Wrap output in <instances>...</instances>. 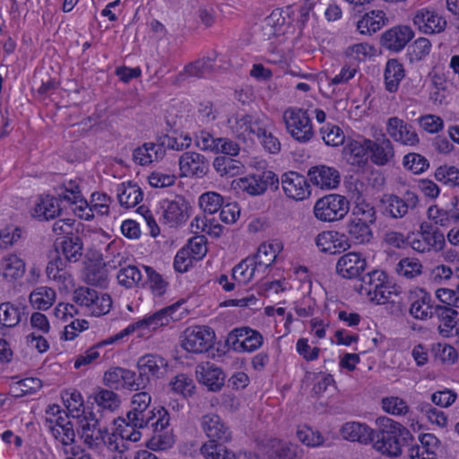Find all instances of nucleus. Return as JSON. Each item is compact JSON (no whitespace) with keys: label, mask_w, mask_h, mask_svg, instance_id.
<instances>
[{"label":"nucleus","mask_w":459,"mask_h":459,"mask_svg":"<svg viewBox=\"0 0 459 459\" xmlns=\"http://www.w3.org/2000/svg\"><path fill=\"white\" fill-rule=\"evenodd\" d=\"M366 147L368 149L371 162L377 166H385L394 158V145L383 133L375 135L374 140L367 139Z\"/></svg>","instance_id":"11"},{"label":"nucleus","mask_w":459,"mask_h":459,"mask_svg":"<svg viewBox=\"0 0 459 459\" xmlns=\"http://www.w3.org/2000/svg\"><path fill=\"white\" fill-rule=\"evenodd\" d=\"M262 334L249 327L233 329L227 337V344L238 352H253L263 344Z\"/></svg>","instance_id":"8"},{"label":"nucleus","mask_w":459,"mask_h":459,"mask_svg":"<svg viewBox=\"0 0 459 459\" xmlns=\"http://www.w3.org/2000/svg\"><path fill=\"white\" fill-rule=\"evenodd\" d=\"M431 237H427L420 233H411L407 236V242L411 248L419 253L429 252L430 250L440 251L445 243L435 245Z\"/></svg>","instance_id":"44"},{"label":"nucleus","mask_w":459,"mask_h":459,"mask_svg":"<svg viewBox=\"0 0 459 459\" xmlns=\"http://www.w3.org/2000/svg\"><path fill=\"white\" fill-rule=\"evenodd\" d=\"M61 209L54 196L40 197L32 210V216L39 221H48L60 215Z\"/></svg>","instance_id":"28"},{"label":"nucleus","mask_w":459,"mask_h":459,"mask_svg":"<svg viewBox=\"0 0 459 459\" xmlns=\"http://www.w3.org/2000/svg\"><path fill=\"white\" fill-rule=\"evenodd\" d=\"M367 267V261L360 253L349 252L342 255L335 266L336 273L348 280L361 276Z\"/></svg>","instance_id":"13"},{"label":"nucleus","mask_w":459,"mask_h":459,"mask_svg":"<svg viewBox=\"0 0 459 459\" xmlns=\"http://www.w3.org/2000/svg\"><path fill=\"white\" fill-rule=\"evenodd\" d=\"M336 238H339L338 231H323L316 236V245L324 253L336 254V249H333Z\"/></svg>","instance_id":"61"},{"label":"nucleus","mask_w":459,"mask_h":459,"mask_svg":"<svg viewBox=\"0 0 459 459\" xmlns=\"http://www.w3.org/2000/svg\"><path fill=\"white\" fill-rule=\"evenodd\" d=\"M359 291L377 304H385L393 294H396L394 286L391 285L388 276L381 270H374L363 275Z\"/></svg>","instance_id":"2"},{"label":"nucleus","mask_w":459,"mask_h":459,"mask_svg":"<svg viewBox=\"0 0 459 459\" xmlns=\"http://www.w3.org/2000/svg\"><path fill=\"white\" fill-rule=\"evenodd\" d=\"M56 291L47 286H39L30 294V302L32 307L39 310H47L56 300Z\"/></svg>","instance_id":"37"},{"label":"nucleus","mask_w":459,"mask_h":459,"mask_svg":"<svg viewBox=\"0 0 459 459\" xmlns=\"http://www.w3.org/2000/svg\"><path fill=\"white\" fill-rule=\"evenodd\" d=\"M287 132L299 143L309 142L315 133L307 110L296 107L288 108L282 115Z\"/></svg>","instance_id":"3"},{"label":"nucleus","mask_w":459,"mask_h":459,"mask_svg":"<svg viewBox=\"0 0 459 459\" xmlns=\"http://www.w3.org/2000/svg\"><path fill=\"white\" fill-rule=\"evenodd\" d=\"M296 436L301 443L307 446H318L324 442L321 433L307 425L299 427Z\"/></svg>","instance_id":"54"},{"label":"nucleus","mask_w":459,"mask_h":459,"mask_svg":"<svg viewBox=\"0 0 459 459\" xmlns=\"http://www.w3.org/2000/svg\"><path fill=\"white\" fill-rule=\"evenodd\" d=\"M77 432L83 444L91 450L101 452L103 433H106V427H101L99 420L88 422L86 420H79Z\"/></svg>","instance_id":"17"},{"label":"nucleus","mask_w":459,"mask_h":459,"mask_svg":"<svg viewBox=\"0 0 459 459\" xmlns=\"http://www.w3.org/2000/svg\"><path fill=\"white\" fill-rule=\"evenodd\" d=\"M420 446H412L410 450L411 459H437L436 450L439 446V440L430 433L420 437Z\"/></svg>","instance_id":"26"},{"label":"nucleus","mask_w":459,"mask_h":459,"mask_svg":"<svg viewBox=\"0 0 459 459\" xmlns=\"http://www.w3.org/2000/svg\"><path fill=\"white\" fill-rule=\"evenodd\" d=\"M385 13L381 10H372L366 13L357 22V28L361 34H372L379 30L386 22Z\"/></svg>","instance_id":"29"},{"label":"nucleus","mask_w":459,"mask_h":459,"mask_svg":"<svg viewBox=\"0 0 459 459\" xmlns=\"http://www.w3.org/2000/svg\"><path fill=\"white\" fill-rule=\"evenodd\" d=\"M209 160L201 153L186 152L179 158L182 177L204 178L209 172Z\"/></svg>","instance_id":"12"},{"label":"nucleus","mask_w":459,"mask_h":459,"mask_svg":"<svg viewBox=\"0 0 459 459\" xmlns=\"http://www.w3.org/2000/svg\"><path fill=\"white\" fill-rule=\"evenodd\" d=\"M435 178L451 187L459 186V169L455 166H439L435 171Z\"/></svg>","instance_id":"50"},{"label":"nucleus","mask_w":459,"mask_h":459,"mask_svg":"<svg viewBox=\"0 0 459 459\" xmlns=\"http://www.w3.org/2000/svg\"><path fill=\"white\" fill-rule=\"evenodd\" d=\"M386 133L394 141L403 145L414 146L420 141L413 127L397 117L387 119Z\"/></svg>","instance_id":"19"},{"label":"nucleus","mask_w":459,"mask_h":459,"mask_svg":"<svg viewBox=\"0 0 459 459\" xmlns=\"http://www.w3.org/2000/svg\"><path fill=\"white\" fill-rule=\"evenodd\" d=\"M56 253L58 255L61 250L65 261L70 263L77 262L82 255L83 243L78 235L64 236L55 242Z\"/></svg>","instance_id":"23"},{"label":"nucleus","mask_w":459,"mask_h":459,"mask_svg":"<svg viewBox=\"0 0 459 459\" xmlns=\"http://www.w3.org/2000/svg\"><path fill=\"white\" fill-rule=\"evenodd\" d=\"M369 224L350 219L347 223L349 239L354 244L369 243L373 238V232Z\"/></svg>","instance_id":"36"},{"label":"nucleus","mask_w":459,"mask_h":459,"mask_svg":"<svg viewBox=\"0 0 459 459\" xmlns=\"http://www.w3.org/2000/svg\"><path fill=\"white\" fill-rule=\"evenodd\" d=\"M405 76V71L401 63L396 59H391L386 63L385 69V85L389 92H396L401 81Z\"/></svg>","instance_id":"33"},{"label":"nucleus","mask_w":459,"mask_h":459,"mask_svg":"<svg viewBox=\"0 0 459 459\" xmlns=\"http://www.w3.org/2000/svg\"><path fill=\"white\" fill-rule=\"evenodd\" d=\"M169 426V412L164 408L159 409L158 419L154 422H152L153 433L146 443L148 448L154 451H163L172 447L175 439L172 430Z\"/></svg>","instance_id":"6"},{"label":"nucleus","mask_w":459,"mask_h":459,"mask_svg":"<svg viewBox=\"0 0 459 459\" xmlns=\"http://www.w3.org/2000/svg\"><path fill=\"white\" fill-rule=\"evenodd\" d=\"M320 134L325 144L329 146H339L344 143V134L342 130L335 125L327 124L324 126L320 129Z\"/></svg>","instance_id":"52"},{"label":"nucleus","mask_w":459,"mask_h":459,"mask_svg":"<svg viewBox=\"0 0 459 459\" xmlns=\"http://www.w3.org/2000/svg\"><path fill=\"white\" fill-rule=\"evenodd\" d=\"M432 313L433 316H436L441 322L437 327L439 333L443 337L452 335L456 325L455 317L459 316V310L450 307L436 305Z\"/></svg>","instance_id":"25"},{"label":"nucleus","mask_w":459,"mask_h":459,"mask_svg":"<svg viewBox=\"0 0 459 459\" xmlns=\"http://www.w3.org/2000/svg\"><path fill=\"white\" fill-rule=\"evenodd\" d=\"M307 176L314 186L325 190L336 188L341 181L340 173L335 168L323 164L311 167Z\"/></svg>","instance_id":"18"},{"label":"nucleus","mask_w":459,"mask_h":459,"mask_svg":"<svg viewBox=\"0 0 459 459\" xmlns=\"http://www.w3.org/2000/svg\"><path fill=\"white\" fill-rule=\"evenodd\" d=\"M143 194L141 188L131 182L123 183L117 187L119 204L126 208H132L143 200Z\"/></svg>","instance_id":"32"},{"label":"nucleus","mask_w":459,"mask_h":459,"mask_svg":"<svg viewBox=\"0 0 459 459\" xmlns=\"http://www.w3.org/2000/svg\"><path fill=\"white\" fill-rule=\"evenodd\" d=\"M373 433V429L359 422H347L342 428V434L345 439L362 444L371 443Z\"/></svg>","instance_id":"30"},{"label":"nucleus","mask_w":459,"mask_h":459,"mask_svg":"<svg viewBox=\"0 0 459 459\" xmlns=\"http://www.w3.org/2000/svg\"><path fill=\"white\" fill-rule=\"evenodd\" d=\"M163 220L166 223H178L186 219V204L182 197L175 200H164L161 205Z\"/></svg>","instance_id":"27"},{"label":"nucleus","mask_w":459,"mask_h":459,"mask_svg":"<svg viewBox=\"0 0 459 459\" xmlns=\"http://www.w3.org/2000/svg\"><path fill=\"white\" fill-rule=\"evenodd\" d=\"M175 309V306H170L160 309L159 311L144 316L143 319L129 325L126 328L119 332L118 333L108 338L106 342L114 343L125 336L129 335L137 329L155 331L160 326L169 324L171 318V312Z\"/></svg>","instance_id":"5"},{"label":"nucleus","mask_w":459,"mask_h":459,"mask_svg":"<svg viewBox=\"0 0 459 459\" xmlns=\"http://www.w3.org/2000/svg\"><path fill=\"white\" fill-rule=\"evenodd\" d=\"M226 442L207 441L200 448V454L204 459H236L235 453L227 448Z\"/></svg>","instance_id":"38"},{"label":"nucleus","mask_w":459,"mask_h":459,"mask_svg":"<svg viewBox=\"0 0 459 459\" xmlns=\"http://www.w3.org/2000/svg\"><path fill=\"white\" fill-rule=\"evenodd\" d=\"M84 280L88 284L106 288L108 285L106 265L100 263L89 264L85 269Z\"/></svg>","instance_id":"41"},{"label":"nucleus","mask_w":459,"mask_h":459,"mask_svg":"<svg viewBox=\"0 0 459 459\" xmlns=\"http://www.w3.org/2000/svg\"><path fill=\"white\" fill-rule=\"evenodd\" d=\"M137 370L143 371L149 378H160L167 371L168 361L157 353H147L137 360Z\"/></svg>","instance_id":"21"},{"label":"nucleus","mask_w":459,"mask_h":459,"mask_svg":"<svg viewBox=\"0 0 459 459\" xmlns=\"http://www.w3.org/2000/svg\"><path fill=\"white\" fill-rule=\"evenodd\" d=\"M223 197L216 192H206L199 197V206L204 213L213 214L220 211L223 204Z\"/></svg>","instance_id":"49"},{"label":"nucleus","mask_w":459,"mask_h":459,"mask_svg":"<svg viewBox=\"0 0 459 459\" xmlns=\"http://www.w3.org/2000/svg\"><path fill=\"white\" fill-rule=\"evenodd\" d=\"M172 390L183 396H190L194 393L195 384L188 376L179 374L170 382Z\"/></svg>","instance_id":"62"},{"label":"nucleus","mask_w":459,"mask_h":459,"mask_svg":"<svg viewBox=\"0 0 459 459\" xmlns=\"http://www.w3.org/2000/svg\"><path fill=\"white\" fill-rule=\"evenodd\" d=\"M281 186L285 195L296 201L305 200L310 195L307 178L296 171H289L281 176Z\"/></svg>","instance_id":"14"},{"label":"nucleus","mask_w":459,"mask_h":459,"mask_svg":"<svg viewBox=\"0 0 459 459\" xmlns=\"http://www.w3.org/2000/svg\"><path fill=\"white\" fill-rule=\"evenodd\" d=\"M213 59L207 57L196 60L185 67V73L189 76L204 77L213 71Z\"/></svg>","instance_id":"55"},{"label":"nucleus","mask_w":459,"mask_h":459,"mask_svg":"<svg viewBox=\"0 0 459 459\" xmlns=\"http://www.w3.org/2000/svg\"><path fill=\"white\" fill-rule=\"evenodd\" d=\"M285 19L281 16V13L279 10H274L270 15L265 17L261 24L264 37L271 39L273 36L279 34L284 25Z\"/></svg>","instance_id":"46"},{"label":"nucleus","mask_w":459,"mask_h":459,"mask_svg":"<svg viewBox=\"0 0 459 459\" xmlns=\"http://www.w3.org/2000/svg\"><path fill=\"white\" fill-rule=\"evenodd\" d=\"M382 407L387 413L396 416L405 415L409 411L407 403L398 396L383 398Z\"/></svg>","instance_id":"59"},{"label":"nucleus","mask_w":459,"mask_h":459,"mask_svg":"<svg viewBox=\"0 0 459 459\" xmlns=\"http://www.w3.org/2000/svg\"><path fill=\"white\" fill-rule=\"evenodd\" d=\"M237 186L250 195H260L270 186L276 190L279 188V178L271 170L241 178L237 181Z\"/></svg>","instance_id":"7"},{"label":"nucleus","mask_w":459,"mask_h":459,"mask_svg":"<svg viewBox=\"0 0 459 459\" xmlns=\"http://www.w3.org/2000/svg\"><path fill=\"white\" fill-rule=\"evenodd\" d=\"M195 374L199 383L207 386L212 392H218L224 385L226 375L213 363L206 362L198 365Z\"/></svg>","instance_id":"20"},{"label":"nucleus","mask_w":459,"mask_h":459,"mask_svg":"<svg viewBox=\"0 0 459 459\" xmlns=\"http://www.w3.org/2000/svg\"><path fill=\"white\" fill-rule=\"evenodd\" d=\"M381 201L385 204V212L392 218L399 219L404 217L409 210L416 208L419 198L414 192L406 191L402 197L385 195Z\"/></svg>","instance_id":"10"},{"label":"nucleus","mask_w":459,"mask_h":459,"mask_svg":"<svg viewBox=\"0 0 459 459\" xmlns=\"http://www.w3.org/2000/svg\"><path fill=\"white\" fill-rule=\"evenodd\" d=\"M201 429L209 438L208 441L230 442L232 438L230 428L222 419L215 413H207L201 419Z\"/></svg>","instance_id":"15"},{"label":"nucleus","mask_w":459,"mask_h":459,"mask_svg":"<svg viewBox=\"0 0 459 459\" xmlns=\"http://www.w3.org/2000/svg\"><path fill=\"white\" fill-rule=\"evenodd\" d=\"M281 249V247L278 243H263L257 248L256 253L249 257L253 259L254 264L264 274L265 270L273 264Z\"/></svg>","instance_id":"24"},{"label":"nucleus","mask_w":459,"mask_h":459,"mask_svg":"<svg viewBox=\"0 0 459 459\" xmlns=\"http://www.w3.org/2000/svg\"><path fill=\"white\" fill-rule=\"evenodd\" d=\"M430 92L429 99L435 104H442L446 100V91L447 90V81L443 74L438 73H430Z\"/></svg>","instance_id":"43"},{"label":"nucleus","mask_w":459,"mask_h":459,"mask_svg":"<svg viewBox=\"0 0 459 459\" xmlns=\"http://www.w3.org/2000/svg\"><path fill=\"white\" fill-rule=\"evenodd\" d=\"M117 281L126 288L135 286L142 279V273L134 265L121 268L117 274Z\"/></svg>","instance_id":"53"},{"label":"nucleus","mask_w":459,"mask_h":459,"mask_svg":"<svg viewBox=\"0 0 459 459\" xmlns=\"http://www.w3.org/2000/svg\"><path fill=\"white\" fill-rule=\"evenodd\" d=\"M64 403L73 418H80L83 411V400L78 391H65L62 394Z\"/></svg>","instance_id":"47"},{"label":"nucleus","mask_w":459,"mask_h":459,"mask_svg":"<svg viewBox=\"0 0 459 459\" xmlns=\"http://www.w3.org/2000/svg\"><path fill=\"white\" fill-rule=\"evenodd\" d=\"M250 121H252V115L243 114L237 115L229 119V125L238 137L246 138L248 136V130L250 129Z\"/></svg>","instance_id":"56"},{"label":"nucleus","mask_w":459,"mask_h":459,"mask_svg":"<svg viewBox=\"0 0 459 459\" xmlns=\"http://www.w3.org/2000/svg\"><path fill=\"white\" fill-rule=\"evenodd\" d=\"M350 219L369 225L374 224L377 220L374 205L363 199H358Z\"/></svg>","instance_id":"42"},{"label":"nucleus","mask_w":459,"mask_h":459,"mask_svg":"<svg viewBox=\"0 0 459 459\" xmlns=\"http://www.w3.org/2000/svg\"><path fill=\"white\" fill-rule=\"evenodd\" d=\"M192 139L188 135H169L162 134L157 137V143L159 148H164L175 151H182L191 145Z\"/></svg>","instance_id":"45"},{"label":"nucleus","mask_w":459,"mask_h":459,"mask_svg":"<svg viewBox=\"0 0 459 459\" xmlns=\"http://www.w3.org/2000/svg\"><path fill=\"white\" fill-rule=\"evenodd\" d=\"M350 210V202L341 195L330 194L319 198L313 208L315 217L324 222L342 220Z\"/></svg>","instance_id":"4"},{"label":"nucleus","mask_w":459,"mask_h":459,"mask_svg":"<svg viewBox=\"0 0 459 459\" xmlns=\"http://www.w3.org/2000/svg\"><path fill=\"white\" fill-rule=\"evenodd\" d=\"M214 333L207 326L186 328L184 332L181 346L188 352L202 353L212 346Z\"/></svg>","instance_id":"9"},{"label":"nucleus","mask_w":459,"mask_h":459,"mask_svg":"<svg viewBox=\"0 0 459 459\" xmlns=\"http://www.w3.org/2000/svg\"><path fill=\"white\" fill-rule=\"evenodd\" d=\"M212 167L221 177L225 178L238 176L244 169V165L239 160L224 155L217 156L212 162Z\"/></svg>","instance_id":"34"},{"label":"nucleus","mask_w":459,"mask_h":459,"mask_svg":"<svg viewBox=\"0 0 459 459\" xmlns=\"http://www.w3.org/2000/svg\"><path fill=\"white\" fill-rule=\"evenodd\" d=\"M403 166L412 173L420 174L429 167V161L424 156L411 152L404 156Z\"/></svg>","instance_id":"63"},{"label":"nucleus","mask_w":459,"mask_h":459,"mask_svg":"<svg viewBox=\"0 0 459 459\" xmlns=\"http://www.w3.org/2000/svg\"><path fill=\"white\" fill-rule=\"evenodd\" d=\"M422 265L418 259L403 258L397 264V273L408 279L414 278L421 273Z\"/></svg>","instance_id":"58"},{"label":"nucleus","mask_w":459,"mask_h":459,"mask_svg":"<svg viewBox=\"0 0 459 459\" xmlns=\"http://www.w3.org/2000/svg\"><path fill=\"white\" fill-rule=\"evenodd\" d=\"M431 297L425 291H420V296L413 300L411 307L410 314L416 319L425 320L433 317L432 311L434 310L433 305L430 304Z\"/></svg>","instance_id":"39"},{"label":"nucleus","mask_w":459,"mask_h":459,"mask_svg":"<svg viewBox=\"0 0 459 459\" xmlns=\"http://www.w3.org/2000/svg\"><path fill=\"white\" fill-rule=\"evenodd\" d=\"M378 429L374 430L371 444L381 454L392 458L402 455L403 447L409 446L413 437L401 423L387 417L377 419Z\"/></svg>","instance_id":"1"},{"label":"nucleus","mask_w":459,"mask_h":459,"mask_svg":"<svg viewBox=\"0 0 459 459\" xmlns=\"http://www.w3.org/2000/svg\"><path fill=\"white\" fill-rule=\"evenodd\" d=\"M95 401L99 406L114 411L120 404L118 395L111 390L101 389L95 395Z\"/></svg>","instance_id":"64"},{"label":"nucleus","mask_w":459,"mask_h":459,"mask_svg":"<svg viewBox=\"0 0 459 459\" xmlns=\"http://www.w3.org/2000/svg\"><path fill=\"white\" fill-rule=\"evenodd\" d=\"M158 419V411L155 413L152 410H144L141 411L139 413L136 412H127L126 420H127V427H137L138 429H143L148 427V425L152 426V422H154Z\"/></svg>","instance_id":"48"},{"label":"nucleus","mask_w":459,"mask_h":459,"mask_svg":"<svg viewBox=\"0 0 459 459\" xmlns=\"http://www.w3.org/2000/svg\"><path fill=\"white\" fill-rule=\"evenodd\" d=\"M252 258L247 256L232 269V278L238 283L247 284L255 278L259 269L254 264Z\"/></svg>","instance_id":"40"},{"label":"nucleus","mask_w":459,"mask_h":459,"mask_svg":"<svg viewBox=\"0 0 459 459\" xmlns=\"http://www.w3.org/2000/svg\"><path fill=\"white\" fill-rule=\"evenodd\" d=\"M412 22L414 26L426 34L439 33L445 30L446 21L434 10L421 8L414 13Z\"/></svg>","instance_id":"16"},{"label":"nucleus","mask_w":459,"mask_h":459,"mask_svg":"<svg viewBox=\"0 0 459 459\" xmlns=\"http://www.w3.org/2000/svg\"><path fill=\"white\" fill-rule=\"evenodd\" d=\"M103 442L101 444V451L104 447H107L109 451L117 452L122 455L127 450V446L122 437V432L120 435L109 432L107 427L106 433H103Z\"/></svg>","instance_id":"57"},{"label":"nucleus","mask_w":459,"mask_h":459,"mask_svg":"<svg viewBox=\"0 0 459 459\" xmlns=\"http://www.w3.org/2000/svg\"><path fill=\"white\" fill-rule=\"evenodd\" d=\"M413 31L408 26H395L382 35V45L392 51L402 50L413 38Z\"/></svg>","instance_id":"22"},{"label":"nucleus","mask_w":459,"mask_h":459,"mask_svg":"<svg viewBox=\"0 0 459 459\" xmlns=\"http://www.w3.org/2000/svg\"><path fill=\"white\" fill-rule=\"evenodd\" d=\"M164 154L165 151L159 148L158 143H146L134 151L133 160L141 166H147L161 159Z\"/></svg>","instance_id":"31"},{"label":"nucleus","mask_w":459,"mask_h":459,"mask_svg":"<svg viewBox=\"0 0 459 459\" xmlns=\"http://www.w3.org/2000/svg\"><path fill=\"white\" fill-rule=\"evenodd\" d=\"M47 415H48L46 418V423L48 428L49 427H58L66 425V423H72L71 420H69V415L65 411H62L60 410V407L56 404L49 405L46 411Z\"/></svg>","instance_id":"60"},{"label":"nucleus","mask_w":459,"mask_h":459,"mask_svg":"<svg viewBox=\"0 0 459 459\" xmlns=\"http://www.w3.org/2000/svg\"><path fill=\"white\" fill-rule=\"evenodd\" d=\"M21 321V311L9 302L0 305V324L4 327H14Z\"/></svg>","instance_id":"51"},{"label":"nucleus","mask_w":459,"mask_h":459,"mask_svg":"<svg viewBox=\"0 0 459 459\" xmlns=\"http://www.w3.org/2000/svg\"><path fill=\"white\" fill-rule=\"evenodd\" d=\"M0 269L4 278L20 279L25 273V262L14 254L8 255L1 259Z\"/></svg>","instance_id":"35"}]
</instances>
